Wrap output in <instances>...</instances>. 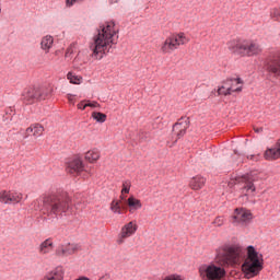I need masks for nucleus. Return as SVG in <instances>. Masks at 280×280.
Here are the masks:
<instances>
[{
	"label": "nucleus",
	"instance_id": "obj_38",
	"mask_svg": "<svg viewBox=\"0 0 280 280\" xmlns=\"http://www.w3.org/2000/svg\"><path fill=\"white\" fill-rule=\"evenodd\" d=\"M264 129L262 128H257L255 129V132H261Z\"/></svg>",
	"mask_w": 280,
	"mask_h": 280
},
{
	"label": "nucleus",
	"instance_id": "obj_16",
	"mask_svg": "<svg viewBox=\"0 0 280 280\" xmlns=\"http://www.w3.org/2000/svg\"><path fill=\"white\" fill-rule=\"evenodd\" d=\"M42 280H65V269L57 267L50 270Z\"/></svg>",
	"mask_w": 280,
	"mask_h": 280
},
{
	"label": "nucleus",
	"instance_id": "obj_22",
	"mask_svg": "<svg viewBox=\"0 0 280 280\" xmlns=\"http://www.w3.org/2000/svg\"><path fill=\"white\" fill-rule=\"evenodd\" d=\"M127 205L129 207V211L132 213V211H137L139 209H141V207H143V205L141 203V200L135 198V196H130L127 199Z\"/></svg>",
	"mask_w": 280,
	"mask_h": 280
},
{
	"label": "nucleus",
	"instance_id": "obj_1",
	"mask_svg": "<svg viewBox=\"0 0 280 280\" xmlns=\"http://www.w3.org/2000/svg\"><path fill=\"white\" fill-rule=\"evenodd\" d=\"M244 257V252L237 245L223 247L217 252V264L201 265L198 269L201 280H224L226 279V269L222 266H237Z\"/></svg>",
	"mask_w": 280,
	"mask_h": 280
},
{
	"label": "nucleus",
	"instance_id": "obj_29",
	"mask_svg": "<svg viewBox=\"0 0 280 280\" xmlns=\"http://www.w3.org/2000/svg\"><path fill=\"white\" fill-rule=\"evenodd\" d=\"M270 16L273 19V21H280V8L271 9Z\"/></svg>",
	"mask_w": 280,
	"mask_h": 280
},
{
	"label": "nucleus",
	"instance_id": "obj_5",
	"mask_svg": "<svg viewBox=\"0 0 280 280\" xmlns=\"http://www.w3.org/2000/svg\"><path fill=\"white\" fill-rule=\"evenodd\" d=\"M228 48L241 58H253V56H259L264 51L259 43L248 39H233L228 43Z\"/></svg>",
	"mask_w": 280,
	"mask_h": 280
},
{
	"label": "nucleus",
	"instance_id": "obj_20",
	"mask_svg": "<svg viewBox=\"0 0 280 280\" xmlns=\"http://www.w3.org/2000/svg\"><path fill=\"white\" fill-rule=\"evenodd\" d=\"M54 47V36L46 35L40 40V49L45 51V54H49V50Z\"/></svg>",
	"mask_w": 280,
	"mask_h": 280
},
{
	"label": "nucleus",
	"instance_id": "obj_14",
	"mask_svg": "<svg viewBox=\"0 0 280 280\" xmlns=\"http://www.w3.org/2000/svg\"><path fill=\"white\" fill-rule=\"evenodd\" d=\"M43 132H45V127L43 125L38 122L32 124L25 130V139H27V137L38 139V137H43Z\"/></svg>",
	"mask_w": 280,
	"mask_h": 280
},
{
	"label": "nucleus",
	"instance_id": "obj_36",
	"mask_svg": "<svg viewBox=\"0 0 280 280\" xmlns=\"http://www.w3.org/2000/svg\"><path fill=\"white\" fill-rule=\"evenodd\" d=\"M214 226H222L224 224V218L222 217H217L213 221Z\"/></svg>",
	"mask_w": 280,
	"mask_h": 280
},
{
	"label": "nucleus",
	"instance_id": "obj_10",
	"mask_svg": "<svg viewBox=\"0 0 280 280\" xmlns=\"http://www.w3.org/2000/svg\"><path fill=\"white\" fill-rule=\"evenodd\" d=\"M80 250V245L74 244V243H68L66 245H60L56 249V255L58 257H69V255H75Z\"/></svg>",
	"mask_w": 280,
	"mask_h": 280
},
{
	"label": "nucleus",
	"instance_id": "obj_40",
	"mask_svg": "<svg viewBox=\"0 0 280 280\" xmlns=\"http://www.w3.org/2000/svg\"><path fill=\"white\" fill-rule=\"evenodd\" d=\"M247 159L253 160V159H255V155H249V156H247Z\"/></svg>",
	"mask_w": 280,
	"mask_h": 280
},
{
	"label": "nucleus",
	"instance_id": "obj_15",
	"mask_svg": "<svg viewBox=\"0 0 280 280\" xmlns=\"http://www.w3.org/2000/svg\"><path fill=\"white\" fill-rule=\"evenodd\" d=\"M67 172L68 174H80L81 172H84V163L82 162V159L75 158L68 162Z\"/></svg>",
	"mask_w": 280,
	"mask_h": 280
},
{
	"label": "nucleus",
	"instance_id": "obj_27",
	"mask_svg": "<svg viewBox=\"0 0 280 280\" xmlns=\"http://www.w3.org/2000/svg\"><path fill=\"white\" fill-rule=\"evenodd\" d=\"M67 79L69 80V82H70L71 84H82V77L75 75V74H73L72 72H69V73L67 74Z\"/></svg>",
	"mask_w": 280,
	"mask_h": 280
},
{
	"label": "nucleus",
	"instance_id": "obj_26",
	"mask_svg": "<svg viewBox=\"0 0 280 280\" xmlns=\"http://www.w3.org/2000/svg\"><path fill=\"white\" fill-rule=\"evenodd\" d=\"M110 211H113V213H118V215H121V201L113 200L110 203Z\"/></svg>",
	"mask_w": 280,
	"mask_h": 280
},
{
	"label": "nucleus",
	"instance_id": "obj_39",
	"mask_svg": "<svg viewBox=\"0 0 280 280\" xmlns=\"http://www.w3.org/2000/svg\"><path fill=\"white\" fill-rule=\"evenodd\" d=\"M120 200H126V197H124V194H121Z\"/></svg>",
	"mask_w": 280,
	"mask_h": 280
},
{
	"label": "nucleus",
	"instance_id": "obj_8",
	"mask_svg": "<svg viewBox=\"0 0 280 280\" xmlns=\"http://www.w3.org/2000/svg\"><path fill=\"white\" fill-rule=\"evenodd\" d=\"M139 225L137 224V221H130L122 225L118 234L117 244H125L128 237H132V235L137 233Z\"/></svg>",
	"mask_w": 280,
	"mask_h": 280
},
{
	"label": "nucleus",
	"instance_id": "obj_21",
	"mask_svg": "<svg viewBox=\"0 0 280 280\" xmlns=\"http://www.w3.org/2000/svg\"><path fill=\"white\" fill-rule=\"evenodd\" d=\"M23 200V194L21 192H8L7 205H19Z\"/></svg>",
	"mask_w": 280,
	"mask_h": 280
},
{
	"label": "nucleus",
	"instance_id": "obj_37",
	"mask_svg": "<svg viewBox=\"0 0 280 280\" xmlns=\"http://www.w3.org/2000/svg\"><path fill=\"white\" fill-rule=\"evenodd\" d=\"M67 100L70 104H75V95L67 94Z\"/></svg>",
	"mask_w": 280,
	"mask_h": 280
},
{
	"label": "nucleus",
	"instance_id": "obj_7",
	"mask_svg": "<svg viewBox=\"0 0 280 280\" xmlns=\"http://www.w3.org/2000/svg\"><path fill=\"white\" fill-rule=\"evenodd\" d=\"M189 43V37L185 33L173 34L168 36L161 46L162 54H172L180 45H187Z\"/></svg>",
	"mask_w": 280,
	"mask_h": 280
},
{
	"label": "nucleus",
	"instance_id": "obj_12",
	"mask_svg": "<svg viewBox=\"0 0 280 280\" xmlns=\"http://www.w3.org/2000/svg\"><path fill=\"white\" fill-rule=\"evenodd\" d=\"M187 128H189V118L182 117L174 126H173V132L176 135L178 139L180 137H185V133L187 132Z\"/></svg>",
	"mask_w": 280,
	"mask_h": 280
},
{
	"label": "nucleus",
	"instance_id": "obj_28",
	"mask_svg": "<svg viewBox=\"0 0 280 280\" xmlns=\"http://www.w3.org/2000/svg\"><path fill=\"white\" fill-rule=\"evenodd\" d=\"M92 118L97 121L98 124H104L106 121V114L100 112H93Z\"/></svg>",
	"mask_w": 280,
	"mask_h": 280
},
{
	"label": "nucleus",
	"instance_id": "obj_41",
	"mask_svg": "<svg viewBox=\"0 0 280 280\" xmlns=\"http://www.w3.org/2000/svg\"><path fill=\"white\" fill-rule=\"evenodd\" d=\"M0 12H1V7H0Z\"/></svg>",
	"mask_w": 280,
	"mask_h": 280
},
{
	"label": "nucleus",
	"instance_id": "obj_13",
	"mask_svg": "<svg viewBox=\"0 0 280 280\" xmlns=\"http://www.w3.org/2000/svg\"><path fill=\"white\" fill-rule=\"evenodd\" d=\"M241 182L244 183V186L242 187V194H244L245 196L255 194V178L253 177V175H244L241 178Z\"/></svg>",
	"mask_w": 280,
	"mask_h": 280
},
{
	"label": "nucleus",
	"instance_id": "obj_33",
	"mask_svg": "<svg viewBox=\"0 0 280 280\" xmlns=\"http://www.w3.org/2000/svg\"><path fill=\"white\" fill-rule=\"evenodd\" d=\"M72 56H73V48H71V47L67 48L66 54H65V58L67 60H71L73 58Z\"/></svg>",
	"mask_w": 280,
	"mask_h": 280
},
{
	"label": "nucleus",
	"instance_id": "obj_30",
	"mask_svg": "<svg viewBox=\"0 0 280 280\" xmlns=\"http://www.w3.org/2000/svg\"><path fill=\"white\" fill-rule=\"evenodd\" d=\"M130 187H132V184L130 183V180H125L122 183L121 194H130Z\"/></svg>",
	"mask_w": 280,
	"mask_h": 280
},
{
	"label": "nucleus",
	"instance_id": "obj_4",
	"mask_svg": "<svg viewBox=\"0 0 280 280\" xmlns=\"http://www.w3.org/2000/svg\"><path fill=\"white\" fill-rule=\"evenodd\" d=\"M44 209L47 215H62V213H71L73 203L69 195H50L44 199Z\"/></svg>",
	"mask_w": 280,
	"mask_h": 280
},
{
	"label": "nucleus",
	"instance_id": "obj_31",
	"mask_svg": "<svg viewBox=\"0 0 280 280\" xmlns=\"http://www.w3.org/2000/svg\"><path fill=\"white\" fill-rule=\"evenodd\" d=\"M8 190H0V202H3V205H8Z\"/></svg>",
	"mask_w": 280,
	"mask_h": 280
},
{
	"label": "nucleus",
	"instance_id": "obj_9",
	"mask_svg": "<svg viewBox=\"0 0 280 280\" xmlns=\"http://www.w3.org/2000/svg\"><path fill=\"white\" fill-rule=\"evenodd\" d=\"M253 218V213L250 210H246V208H236L232 215L233 224H244L246 222H250Z\"/></svg>",
	"mask_w": 280,
	"mask_h": 280
},
{
	"label": "nucleus",
	"instance_id": "obj_32",
	"mask_svg": "<svg viewBox=\"0 0 280 280\" xmlns=\"http://www.w3.org/2000/svg\"><path fill=\"white\" fill-rule=\"evenodd\" d=\"M75 3H84V0H66V8H73Z\"/></svg>",
	"mask_w": 280,
	"mask_h": 280
},
{
	"label": "nucleus",
	"instance_id": "obj_23",
	"mask_svg": "<svg viewBox=\"0 0 280 280\" xmlns=\"http://www.w3.org/2000/svg\"><path fill=\"white\" fill-rule=\"evenodd\" d=\"M264 158L266 161H277V159H280L279 147L275 149H267L265 151Z\"/></svg>",
	"mask_w": 280,
	"mask_h": 280
},
{
	"label": "nucleus",
	"instance_id": "obj_35",
	"mask_svg": "<svg viewBox=\"0 0 280 280\" xmlns=\"http://www.w3.org/2000/svg\"><path fill=\"white\" fill-rule=\"evenodd\" d=\"M77 108H78L79 110H86V108H89L88 105H86V100L81 101V102L77 105Z\"/></svg>",
	"mask_w": 280,
	"mask_h": 280
},
{
	"label": "nucleus",
	"instance_id": "obj_24",
	"mask_svg": "<svg viewBox=\"0 0 280 280\" xmlns=\"http://www.w3.org/2000/svg\"><path fill=\"white\" fill-rule=\"evenodd\" d=\"M85 161H89V163H96V161H100V151L96 149L88 151L85 153Z\"/></svg>",
	"mask_w": 280,
	"mask_h": 280
},
{
	"label": "nucleus",
	"instance_id": "obj_19",
	"mask_svg": "<svg viewBox=\"0 0 280 280\" xmlns=\"http://www.w3.org/2000/svg\"><path fill=\"white\" fill-rule=\"evenodd\" d=\"M226 82L232 93H242V89H244V81H242L240 78L230 79V80H226Z\"/></svg>",
	"mask_w": 280,
	"mask_h": 280
},
{
	"label": "nucleus",
	"instance_id": "obj_17",
	"mask_svg": "<svg viewBox=\"0 0 280 280\" xmlns=\"http://www.w3.org/2000/svg\"><path fill=\"white\" fill-rule=\"evenodd\" d=\"M206 183H207V179L205 177L198 175L190 179L189 187L194 191H198V190L202 189V187H205Z\"/></svg>",
	"mask_w": 280,
	"mask_h": 280
},
{
	"label": "nucleus",
	"instance_id": "obj_11",
	"mask_svg": "<svg viewBox=\"0 0 280 280\" xmlns=\"http://www.w3.org/2000/svg\"><path fill=\"white\" fill-rule=\"evenodd\" d=\"M267 71L271 73L273 78H280V54H276L267 62Z\"/></svg>",
	"mask_w": 280,
	"mask_h": 280
},
{
	"label": "nucleus",
	"instance_id": "obj_6",
	"mask_svg": "<svg viewBox=\"0 0 280 280\" xmlns=\"http://www.w3.org/2000/svg\"><path fill=\"white\" fill-rule=\"evenodd\" d=\"M52 92L54 88L49 85L42 88H28L24 90L22 100L25 104H34V102H43V100H47Z\"/></svg>",
	"mask_w": 280,
	"mask_h": 280
},
{
	"label": "nucleus",
	"instance_id": "obj_2",
	"mask_svg": "<svg viewBox=\"0 0 280 280\" xmlns=\"http://www.w3.org/2000/svg\"><path fill=\"white\" fill-rule=\"evenodd\" d=\"M118 39L119 27L115 24V21H107L100 25L97 34L93 36L92 43L90 44L92 58L102 60L106 54L113 51V46L117 45Z\"/></svg>",
	"mask_w": 280,
	"mask_h": 280
},
{
	"label": "nucleus",
	"instance_id": "obj_34",
	"mask_svg": "<svg viewBox=\"0 0 280 280\" xmlns=\"http://www.w3.org/2000/svg\"><path fill=\"white\" fill-rule=\"evenodd\" d=\"M86 106L88 108H100V103L96 101H86Z\"/></svg>",
	"mask_w": 280,
	"mask_h": 280
},
{
	"label": "nucleus",
	"instance_id": "obj_18",
	"mask_svg": "<svg viewBox=\"0 0 280 280\" xmlns=\"http://www.w3.org/2000/svg\"><path fill=\"white\" fill-rule=\"evenodd\" d=\"M39 255H49V253H54V241L51 238H47L40 243L38 247Z\"/></svg>",
	"mask_w": 280,
	"mask_h": 280
},
{
	"label": "nucleus",
	"instance_id": "obj_3",
	"mask_svg": "<svg viewBox=\"0 0 280 280\" xmlns=\"http://www.w3.org/2000/svg\"><path fill=\"white\" fill-rule=\"evenodd\" d=\"M244 279H255L264 270V255L259 254L254 246L247 247V255L241 266Z\"/></svg>",
	"mask_w": 280,
	"mask_h": 280
},
{
	"label": "nucleus",
	"instance_id": "obj_25",
	"mask_svg": "<svg viewBox=\"0 0 280 280\" xmlns=\"http://www.w3.org/2000/svg\"><path fill=\"white\" fill-rule=\"evenodd\" d=\"M218 95H233V92L231 91L230 85L228 84V81H225L223 83V85H221L218 89Z\"/></svg>",
	"mask_w": 280,
	"mask_h": 280
}]
</instances>
